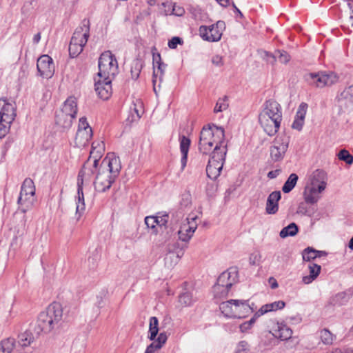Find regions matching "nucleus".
<instances>
[{
	"label": "nucleus",
	"mask_w": 353,
	"mask_h": 353,
	"mask_svg": "<svg viewBox=\"0 0 353 353\" xmlns=\"http://www.w3.org/2000/svg\"><path fill=\"white\" fill-rule=\"evenodd\" d=\"M105 151V143L103 141H95L92 143L90 157L83 164L78 174L77 196H76V216L77 220L83 214L85 208L83 184L84 180L89 181L94 172L97 170L99 161Z\"/></svg>",
	"instance_id": "f257e3e1"
},
{
	"label": "nucleus",
	"mask_w": 353,
	"mask_h": 353,
	"mask_svg": "<svg viewBox=\"0 0 353 353\" xmlns=\"http://www.w3.org/2000/svg\"><path fill=\"white\" fill-rule=\"evenodd\" d=\"M121 169L120 159L114 153L108 154L97 166L94 187L95 191L99 193L105 192L110 189L119 174Z\"/></svg>",
	"instance_id": "f03ea898"
},
{
	"label": "nucleus",
	"mask_w": 353,
	"mask_h": 353,
	"mask_svg": "<svg viewBox=\"0 0 353 353\" xmlns=\"http://www.w3.org/2000/svg\"><path fill=\"white\" fill-rule=\"evenodd\" d=\"M259 121L268 135H274L278 132L282 121L281 105L274 100L267 101L259 115Z\"/></svg>",
	"instance_id": "7ed1b4c3"
},
{
	"label": "nucleus",
	"mask_w": 353,
	"mask_h": 353,
	"mask_svg": "<svg viewBox=\"0 0 353 353\" xmlns=\"http://www.w3.org/2000/svg\"><path fill=\"white\" fill-rule=\"evenodd\" d=\"M224 130L221 127L215 125L203 127L200 133L199 150L203 154H208L214 145V150L217 147L227 148L225 144Z\"/></svg>",
	"instance_id": "20e7f679"
},
{
	"label": "nucleus",
	"mask_w": 353,
	"mask_h": 353,
	"mask_svg": "<svg viewBox=\"0 0 353 353\" xmlns=\"http://www.w3.org/2000/svg\"><path fill=\"white\" fill-rule=\"evenodd\" d=\"M222 314L228 318L243 319L254 312L248 301L231 299L219 305Z\"/></svg>",
	"instance_id": "39448f33"
},
{
	"label": "nucleus",
	"mask_w": 353,
	"mask_h": 353,
	"mask_svg": "<svg viewBox=\"0 0 353 353\" xmlns=\"http://www.w3.org/2000/svg\"><path fill=\"white\" fill-rule=\"evenodd\" d=\"M90 36V21L83 19L77 28L69 45V54L72 58L79 56L83 51Z\"/></svg>",
	"instance_id": "423d86ee"
},
{
	"label": "nucleus",
	"mask_w": 353,
	"mask_h": 353,
	"mask_svg": "<svg viewBox=\"0 0 353 353\" xmlns=\"http://www.w3.org/2000/svg\"><path fill=\"white\" fill-rule=\"evenodd\" d=\"M77 113V99L74 97H70L64 102L62 108L57 112L56 124L63 130L69 129L72 126V121L76 117Z\"/></svg>",
	"instance_id": "0eeeda50"
},
{
	"label": "nucleus",
	"mask_w": 353,
	"mask_h": 353,
	"mask_svg": "<svg viewBox=\"0 0 353 353\" xmlns=\"http://www.w3.org/2000/svg\"><path fill=\"white\" fill-rule=\"evenodd\" d=\"M118 63L110 51L103 52L99 59L98 77L113 79L118 73Z\"/></svg>",
	"instance_id": "6e6552de"
},
{
	"label": "nucleus",
	"mask_w": 353,
	"mask_h": 353,
	"mask_svg": "<svg viewBox=\"0 0 353 353\" xmlns=\"http://www.w3.org/2000/svg\"><path fill=\"white\" fill-rule=\"evenodd\" d=\"M227 153V148L217 147L216 151H213L211 158L208 161L206 167V173L208 176L215 180L221 174L222 170L225 156Z\"/></svg>",
	"instance_id": "1a4fd4ad"
},
{
	"label": "nucleus",
	"mask_w": 353,
	"mask_h": 353,
	"mask_svg": "<svg viewBox=\"0 0 353 353\" xmlns=\"http://www.w3.org/2000/svg\"><path fill=\"white\" fill-rule=\"evenodd\" d=\"M305 79L310 85L323 88L336 83L339 80V77L334 72H318L305 74Z\"/></svg>",
	"instance_id": "9d476101"
},
{
	"label": "nucleus",
	"mask_w": 353,
	"mask_h": 353,
	"mask_svg": "<svg viewBox=\"0 0 353 353\" xmlns=\"http://www.w3.org/2000/svg\"><path fill=\"white\" fill-rule=\"evenodd\" d=\"M290 138L286 134H280L274 139L270 148V157L274 161H281L288 149Z\"/></svg>",
	"instance_id": "9b49d317"
},
{
	"label": "nucleus",
	"mask_w": 353,
	"mask_h": 353,
	"mask_svg": "<svg viewBox=\"0 0 353 353\" xmlns=\"http://www.w3.org/2000/svg\"><path fill=\"white\" fill-rule=\"evenodd\" d=\"M225 28V22L218 21L216 23L209 26H201L199 28V34L205 41L216 42L221 39Z\"/></svg>",
	"instance_id": "f8f14e48"
},
{
	"label": "nucleus",
	"mask_w": 353,
	"mask_h": 353,
	"mask_svg": "<svg viewBox=\"0 0 353 353\" xmlns=\"http://www.w3.org/2000/svg\"><path fill=\"white\" fill-rule=\"evenodd\" d=\"M92 137V130L85 117L80 118L78 130L75 137V144L77 147L85 146Z\"/></svg>",
	"instance_id": "ddd939ff"
},
{
	"label": "nucleus",
	"mask_w": 353,
	"mask_h": 353,
	"mask_svg": "<svg viewBox=\"0 0 353 353\" xmlns=\"http://www.w3.org/2000/svg\"><path fill=\"white\" fill-rule=\"evenodd\" d=\"M196 216L189 215L181 224L178 231L179 239L188 242L197 228Z\"/></svg>",
	"instance_id": "4468645a"
},
{
	"label": "nucleus",
	"mask_w": 353,
	"mask_h": 353,
	"mask_svg": "<svg viewBox=\"0 0 353 353\" xmlns=\"http://www.w3.org/2000/svg\"><path fill=\"white\" fill-rule=\"evenodd\" d=\"M37 68L41 77L46 79L51 78L54 72L52 59L48 54L41 55L37 59Z\"/></svg>",
	"instance_id": "2eb2a0df"
},
{
	"label": "nucleus",
	"mask_w": 353,
	"mask_h": 353,
	"mask_svg": "<svg viewBox=\"0 0 353 353\" xmlns=\"http://www.w3.org/2000/svg\"><path fill=\"white\" fill-rule=\"evenodd\" d=\"M16 105L6 99H0V119L1 121L12 123L16 117Z\"/></svg>",
	"instance_id": "dca6fc26"
},
{
	"label": "nucleus",
	"mask_w": 353,
	"mask_h": 353,
	"mask_svg": "<svg viewBox=\"0 0 353 353\" xmlns=\"http://www.w3.org/2000/svg\"><path fill=\"white\" fill-rule=\"evenodd\" d=\"M184 254V250L179 248L178 243H174L168 248L164 261L168 268H172L176 265Z\"/></svg>",
	"instance_id": "f3484780"
},
{
	"label": "nucleus",
	"mask_w": 353,
	"mask_h": 353,
	"mask_svg": "<svg viewBox=\"0 0 353 353\" xmlns=\"http://www.w3.org/2000/svg\"><path fill=\"white\" fill-rule=\"evenodd\" d=\"M112 79L99 78L95 81V90L98 96L103 100H108L112 95Z\"/></svg>",
	"instance_id": "a211bd4d"
},
{
	"label": "nucleus",
	"mask_w": 353,
	"mask_h": 353,
	"mask_svg": "<svg viewBox=\"0 0 353 353\" xmlns=\"http://www.w3.org/2000/svg\"><path fill=\"white\" fill-rule=\"evenodd\" d=\"M238 281V271L236 268H230L222 272L217 279L216 284L230 288Z\"/></svg>",
	"instance_id": "6ab92c4d"
},
{
	"label": "nucleus",
	"mask_w": 353,
	"mask_h": 353,
	"mask_svg": "<svg viewBox=\"0 0 353 353\" xmlns=\"http://www.w3.org/2000/svg\"><path fill=\"white\" fill-rule=\"evenodd\" d=\"M327 173L323 170L317 169L310 175L307 183L319 188L320 191H324L327 187Z\"/></svg>",
	"instance_id": "aec40b11"
},
{
	"label": "nucleus",
	"mask_w": 353,
	"mask_h": 353,
	"mask_svg": "<svg viewBox=\"0 0 353 353\" xmlns=\"http://www.w3.org/2000/svg\"><path fill=\"white\" fill-rule=\"evenodd\" d=\"M47 316L53 320L52 323L57 326L62 320L63 308L61 305L58 302H53L44 310Z\"/></svg>",
	"instance_id": "412c9836"
},
{
	"label": "nucleus",
	"mask_w": 353,
	"mask_h": 353,
	"mask_svg": "<svg viewBox=\"0 0 353 353\" xmlns=\"http://www.w3.org/2000/svg\"><path fill=\"white\" fill-rule=\"evenodd\" d=\"M153 83L154 90L156 92V83L158 80L161 82L162 81L164 70L165 69V65L161 62V56L159 54H153Z\"/></svg>",
	"instance_id": "4be33fe9"
},
{
	"label": "nucleus",
	"mask_w": 353,
	"mask_h": 353,
	"mask_svg": "<svg viewBox=\"0 0 353 353\" xmlns=\"http://www.w3.org/2000/svg\"><path fill=\"white\" fill-rule=\"evenodd\" d=\"M323 191L319 190V188L307 184L303 192V198L308 204H315L321 199V194Z\"/></svg>",
	"instance_id": "5701e85b"
},
{
	"label": "nucleus",
	"mask_w": 353,
	"mask_h": 353,
	"mask_svg": "<svg viewBox=\"0 0 353 353\" xmlns=\"http://www.w3.org/2000/svg\"><path fill=\"white\" fill-rule=\"evenodd\" d=\"M281 194L280 191H274L270 193L268 197L265 212L268 214H274L279 210V201L281 199Z\"/></svg>",
	"instance_id": "b1692460"
},
{
	"label": "nucleus",
	"mask_w": 353,
	"mask_h": 353,
	"mask_svg": "<svg viewBox=\"0 0 353 353\" xmlns=\"http://www.w3.org/2000/svg\"><path fill=\"white\" fill-rule=\"evenodd\" d=\"M53 320L50 319L47 314L44 312V311L41 312L38 316L37 321V327L39 332H43L45 333L50 332L52 330H53L56 326L52 323Z\"/></svg>",
	"instance_id": "393cba45"
},
{
	"label": "nucleus",
	"mask_w": 353,
	"mask_h": 353,
	"mask_svg": "<svg viewBox=\"0 0 353 353\" xmlns=\"http://www.w3.org/2000/svg\"><path fill=\"white\" fill-rule=\"evenodd\" d=\"M307 110V104L301 103L297 110L294 120L292 124L293 129L300 131L302 130L305 122V118Z\"/></svg>",
	"instance_id": "a878e982"
},
{
	"label": "nucleus",
	"mask_w": 353,
	"mask_h": 353,
	"mask_svg": "<svg viewBox=\"0 0 353 353\" xmlns=\"http://www.w3.org/2000/svg\"><path fill=\"white\" fill-rule=\"evenodd\" d=\"M190 145V139L185 136H182L180 137V151L181 153V170H183L186 166Z\"/></svg>",
	"instance_id": "bb28decb"
},
{
	"label": "nucleus",
	"mask_w": 353,
	"mask_h": 353,
	"mask_svg": "<svg viewBox=\"0 0 353 353\" xmlns=\"http://www.w3.org/2000/svg\"><path fill=\"white\" fill-rule=\"evenodd\" d=\"M272 334L276 338L285 341L291 338L292 331L286 325L278 323L276 327L273 330Z\"/></svg>",
	"instance_id": "cd10ccee"
},
{
	"label": "nucleus",
	"mask_w": 353,
	"mask_h": 353,
	"mask_svg": "<svg viewBox=\"0 0 353 353\" xmlns=\"http://www.w3.org/2000/svg\"><path fill=\"white\" fill-rule=\"evenodd\" d=\"M35 198L34 196L32 195H19L18 198V205L19 210L23 212L26 213L28 210H30L34 203Z\"/></svg>",
	"instance_id": "c85d7f7f"
},
{
	"label": "nucleus",
	"mask_w": 353,
	"mask_h": 353,
	"mask_svg": "<svg viewBox=\"0 0 353 353\" xmlns=\"http://www.w3.org/2000/svg\"><path fill=\"white\" fill-rule=\"evenodd\" d=\"M309 274L303 276L302 281L305 284H310L319 275L321 267L316 263H310L308 265Z\"/></svg>",
	"instance_id": "c756f323"
},
{
	"label": "nucleus",
	"mask_w": 353,
	"mask_h": 353,
	"mask_svg": "<svg viewBox=\"0 0 353 353\" xmlns=\"http://www.w3.org/2000/svg\"><path fill=\"white\" fill-rule=\"evenodd\" d=\"M166 341V334L163 332L161 333L158 336L157 339L147 347L145 353H154L156 350L161 349Z\"/></svg>",
	"instance_id": "7c9ffc66"
},
{
	"label": "nucleus",
	"mask_w": 353,
	"mask_h": 353,
	"mask_svg": "<svg viewBox=\"0 0 353 353\" xmlns=\"http://www.w3.org/2000/svg\"><path fill=\"white\" fill-rule=\"evenodd\" d=\"M162 6L163 8H166V6L172 7V9L165 10V14L182 16L185 12L184 8L174 1H163Z\"/></svg>",
	"instance_id": "2f4dec72"
},
{
	"label": "nucleus",
	"mask_w": 353,
	"mask_h": 353,
	"mask_svg": "<svg viewBox=\"0 0 353 353\" xmlns=\"http://www.w3.org/2000/svg\"><path fill=\"white\" fill-rule=\"evenodd\" d=\"M35 194V186L33 181L30 178H26L21 185V192L19 195H32Z\"/></svg>",
	"instance_id": "473e14b6"
},
{
	"label": "nucleus",
	"mask_w": 353,
	"mask_h": 353,
	"mask_svg": "<svg viewBox=\"0 0 353 353\" xmlns=\"http://www.w3.org/2000/svg\"><path fill=\"white\" fill-rule=\"evenodd\" d=\"M319 336L321 341L325 345H332L336 339V336L326 328L321 330L319 332Z\"/></svg>",
	"instance_id": "72a5a7b5"
},
{
	"label": "nucleus",
	"mask_w": 353,
	"mask_h": 353,
	"mask_svg": "<svg viewBox=\"0 0 353 353\" xmlns=\"http://www.w3.org/2000/svg\"><path fill=\"white\" fill-rule=\"evenodd\" d=\"M298 175L295 173H292L289 177L288 178L287 181L285 182L282 187V191L284 193H289L291 192L293 188L295 187L297 181H298Z\"/></svg>",
	"instance_id": "f704fd0d"
},
{
	"label": "nucleus",
	"mask_w": 353,
	"mask_h": 353,
	"mask_svg": "<svg viewBox=\"0 0 353 353\" xmlns=\"http://www.w3.org/2000/svg\"><path fill=\"white\" fill-rule=\"evenodd\" d=\"M194 301H196V298L190 292H183L179 296V303L183 307L190 306Z\"/></svg>",
	"instance_id": "c9c22d12"
},
{
	"label": "nucleus",
	"mask_w": 353,
	"mask_h": 353,
	"mask_svg": "<svg viewBox=\"0 0 353 353\" xmlns=\"http://www.w3.org/2000/svg\"><path fill=\"white\" fill-rule=\"evenodd\" d=\"M15 346V340L13 338H8L0 343V353H11Z\"/></svg>",
	"instance_id": "e433bc0d"
},
{
	"label": "nucleus",
	"mask_w": 353,
	"mask_h": 353,
	"mask_svg": "<svg viewBox=\"0 0 353 353\" xmlns=\"http://www.w3.org/2000/svg\"><path fill=\"white\" fill-rule=\"evenodd\" d=\"M349 299V294L345 292H341L331 298L330 303L333 305H341L347 303Z\"/></svg>",
	"instance_id": "4c0bfd02"
},
{
	"label": "nucleus",
	"mask_w": 353,
	"mask_h": 353,
	"mask_svg": "<svg viewBox=\"0 0 353 353\" xmlns=\"http://www.w3.org/2000/svg\"><path fill=\"white\" fill-rule=\"evenodd\" d=\"M159 332V320L156 316L150 319L149 325V339L154 341Z\"/></svg>",
	"instance_id": "58836bf2"
},
{
	"label": "nucleus",
	"mask_w": 353,
	"mask_h": 353,
	"mask_svg": "<svg viewBox=\"0 0 353 353\" xmlns=\"http://www.w3.org/2000/svg\"><path fill=\"white\" fill-rule=\"evenodd\" d=\"M298 230L297 225L294 223H292L287 227L283 228L281 230L279 235L282 239H285L288 236H293L297 234Z\"/></svg>",
	"instance_id": "ea45409f"
},
{
	"label": "nucleus",
	"mask_w": 353,
	"mask_h": 353,
	"mask_svg": "<svg viewBox=\"0 0 353 353\" xmlns=\"http://www.w3.org/2000/svg\"><path fill=\"white\" fill-rule=\"evenodd\" d=\"M230 288L215 284L213 286V293L215 299H222L228 296Z\"/></svg>",
	"instance_id": "a19ab883"
},
{
	"label": "nucleus",
	"mask_w": 353,
	"mask_h": 353,
	"mask_svg": "<svg viewBox=\"0 0 353 353\" xmlns=\"http://www.w3.org/2000/svg\"><path fill=\"white\" fill-rule=\"evenodd\" d=\"M228 106V99L226 96L223 97V98H219L217 100L215 107L214 108V112L218 113L223 112L227 110Z\"/></svg>",
	"instance_id": "79ce46f5"
},
{
	"label": "nucleus",
	"mask_w": 353,
	"mask_h": 353,
	"mask_svg": "<svg viewBox=\"0 0 353 353\" xmlns=\"http://www.w3.org/2000/svg\"><path fill=\"white\" fill-rule=\"evenodd\" d=\"M33 336L30 332H25L19 336V343L22 347H27L33 341Z\"/></svg>",
	"instance_id": "37998d69"
},
{
	"label": "nucleus",
	"mask_w": 353,
	"mask_h": 353,
	"mask_svg": "<svg viewBox=\"0 0 353 353\" xmlns=\"http://www.w3.org/2000/svg\"><path fill=\"white\" fill-rule=\"evenodd\" d=\"M318 251L311 248H307L304 250L302 254L303 259L305 261H310L318 258Z\"/></svg>",
	"instance_id": "c03bdc74"
},
{
	"label": "nucleus",
	"mask_w": 353,
	"mask_h": 353,
	"mask_svg": "<svg viewBox=\"0 0 353 353\" xmlns=\"http://www.w3.org/2000/svg\"><path fill=\"white\" fill-rule=\"evenodd\" d=\"M337 156L339 160L345 161L348 165L353 163V156L345 149L341 150Z\"/></svg>",
	"instance_id": "a18cd8bd"
},
{
	"label": "nucleus",
	"mask_w": 353,
	"mask_h": 353,
	"mask_svg": "<svg viewBox=\"0 0 353 353\" xmlns=\"http://www.w3.org/2000/svg\"><path fill=\"white\" fill-rule=\"evenodd\" d=\"M275 54L276 59L281 63L286 64L290 60V56L286 51L279 50L275 52Z\"/></svg>",
	"instance_id": "49530a36"
},
{
	"label": "nucleus",
	"mask_w": 353,
	"mask_h": 353,
	"mask_svg": "<svg viewBox=\"0 0 353 353\" xmlns=\"http://www.w3.org/2000/svg\"><path fill=\"white\" fill-rule=\"evenodd\" d=\"M157 220L155 216H148L145 218V223L148 228L153 230V233L157 234V230L156 228Z\"/></svg>",
	"instance_id": "de8ad7c7"
},
{
	"label": "nucleus",
	"mask_w": 353,
	"mask_h": 353,
	"mask_svg": "<svg viewBox=\"0 0 353 353\" xmlns=\"http://www.w3.org/2000/svg\"><path fill=\"white\" fill-rule=\"evenodd\" d=\"M261 260V254L259 251H255L250 254L249 256V263L251 265H259Z\"/></svg>",
	"instance_id": "09e8293b"
},
{
	"label": "nucleus",
	"mask_w": 353,
	"mask_h": 353,
	"mask_svg": "<svg viewBox=\"0 0 353 353\" xmlns=\"http://www.w3.org/2000/svg\"><path fill=\"white\" fill-rule=\"evenodd\" d=\"M256 319H257V318L254 315L253 317H252L250 321H245V322L241 323L239 325V328H240L241 332H246L247 331L250 330L251 327L254 324Z\"/></svg>",
	"instance_id": "8fccbe9b"
},
{
	"label": "nucleus",
	"mask_w": 353,
	"mask_h": 353,
	"mask_svg": "<svg viewBox=\"0 0 353 353\" xmlns=\"http://www.w3.org/2000/svg\"><path fill=\"white\" fill-rule=\"evenodd\" d=\"M260 54L263 59L270 64L273 65L276 61V54H272L267 51H261Z\"/></svg>",
	"instance_id": "3c124183"
},
{
	"label": "nucleus",
	"mask_w": 353,
	"mask_h": 353,
	"mask_svg": "<svg viewBox=\"0 0 353 353\" xmlns=\"http://www.w3.org/2000/svg\"><path fill=\"white\" fill-rule=\"evenodd\" d=\"M12 123H6L0 119V139H3L9 132Z\"/></svg>",
	"instance_id": "603ef678"
},
{
	"label": "nucleus",
	"mask_w": 353,
	"mask_h": 353,
	"mask_svg": "<svg viewBox=\"0 0 353 353\" xmlns=\"http://www.w3.org/2000/svg\"><path fill=\"white\" fill-rule=\"evenodd\" d=\"M141 69V65L139 61H135L133 63V65L131 68V75L132 78L134 79H137L139 77Z\"/></svg>",
	"instance_id": "864d4df0"
},
{
	"label": "nucleus",
	"mask_w": 353,
	"mask_h": 353,
	"mask_svg": "<svg viewBox=\"0 0 353 353\" xmlns=\"http://www.w3.org/2000/svg\"><path fill=\"white\" fill-rule=\"evenodd\" d=\"M343 99L353 101V85L348 86L341 93Z\"/></svg>",
	"instance_id": "5fc2aeb1"
},
{
	"label": "nucleus",
	"mask_w": 353,
	"mask_h": 353,
	"mask_svg": "<svg viewBox=\"0 0 353 353\" xmlns=\"http://www.w3.org/2000/svg\"><path fill=\"white\" fill-rule=\"evenodd\" d=\"M157 221V225L159 228L165 227L166 224L168 222L169 216L168 214H163L161 215L155 216Z\"/></svg>",
	"instance_id": "6e6d98bb"
},
{
	"label": "nucleus",
	"mask_w": 353,
	"mask_h": 353,
	"mask_svg": "<svg viewBox=\"0 0 353 353\" xmlns=\"http://www.w3.org/2000/svg\"><path fill=\"white\" fill-rule=\"evenodd\" d=\"M269 305H270L269 307H270V310L272 312V311H276L277 310L283 309L285 307V303L283 301H274L273 303H269Z\"/></svg>",
	"instance_id": "4d7b16f0"
},
{
	"label": "nucleus",
	"mask_w": 353,
	"mask_h": 353,
	"mask_svg": "<svg viewBox=\"0 0 353 353\" xmlns=\"http://www.w3.org/2000/svg\"><path fill=\"white\" fill-rule=\"evenodd\" d=\"M269 303L263 305L255 314L254 316L258 319L259 316L271 312L270 307H269Z\"/></svg>",
	"instance_id": "13d9d810"
},
{
	"label": "nucleus",
	"mask_w": 353,
	"mask_h": 353,
	"mask_svg": "<svg viewBox=\"0 0 353 353\" xmlns=\"http://www.w3.org/2000/svg\"><path fill=\"white\" fill-rule=\"evenodd\" d=\"M182 43V40L181 38L178 37H174L172 38L171 40L168 42V47L171 49H175L177 47L178 44H180Z\"/></svg>",
	"instance_id": "bf43d9fd"
},
{
	"label": "nucleus",
	"mask_w": 353,
	"mask_h": 353,
	"mask_svg": "<svg viewBox=\"0 0 353 353\" xmlns=\"http://www.w3.org/2000/svg\"><path fill=\"white\" fill-rule=\"evenodd\" d=\"M212 63L214 65L218 66V67H221V66L223 65V64H224L223 57L219 55L214 56L212 59Z\"/></svg>",
	"instance_id": "052dcab7"
},
{
	"label": "nucleus",
	"mask_w": 353,
	"mask_h": 353,
	"mask_svg": "<svg viewBox=\"0 0 353 353\" xmlns=\"http://www.w3.org/2000/svg\"><path fill=\"white\" fill-rule=\"evenodd\" d=\"M348 7L350 10V16L349 17V23L353 26V1H348Z\"/></svg>",
	"instance_id": "680f3d73"
},
{
	"label": "nucleus",
	"mask_w": 353,
	"mask_h": 353,
	"mask_svg": "<svg viewBox=\"0 0 353 353\" xmlns=\"http://www.w3.org/2000/svg\"><path fill=\"white\" fill-rule=\"evenodd\" d=\"M281 172V170H272V171H270L268 173V178L270 179H274L276 178L277 176H279V174H280Z\"/></svg>",
	"instance_id": "e2e57ef3"
},
{
	"label": "nucleus",
	"mask_w": 353,
	"mask_h": 353,
	"mask_svg": "<svg viewBox=\"0 0 353 353\" xmlns=\"http://www.w3.org/2000/svg\"><path fill=\"white\" fill-rule=\"evenodd\" d=\"M41 40V33H37L36 34L33 39H32V41H33V43H35V44H37Z\"/></svg>",
	"instance_id": "0e129e2a"
},
{
	"label": "nucleus",
	"mask_w": 353,
	"mask_h": 353,
	"mask_svg": "<svg viewBox=\"0 0 353 353\" xmlns=\"http://www.w3.org/2000/svg\"><path fill=\"white\" fill-rule=\"evenodd\" d=\"M232 6L235 9V11L237 12L239 17L240 18H243V15L242 12L240 11V10L234 5V3L232 2Z\"/></svg>",
	"instance_id": "69168bd1"
},
{
	"label": "nucleus",
	"mask_w": 353,
	"mask_h": 353,
	"mask_svg": "<svg viewBox=\"0 0 353 353\" xmlns=\"http://www.w3.org/2000/svg\"><path fill=\"white\" fill-rule=\"evenodd\" d=\"M330 353H350L349 351H342L341 349L336 348L331 351Z\"/></svg>",
	"instance_id": "338daca9"
},
{
	"label": "nucleus",
	"mask_w": 353,
	"mask_h": 353,
	"mask_svg": "<svg viewBox=\"0 0 353 353\" xmlns=\"http://www.w3.org/2000/svg\"><path fill=\"white\" fill-rule=\"evenodd\" d=\"M348 246L350 250H353V237L350 240Z\"/></svg>",
	"instance_id": "774afa93"
}]
</instances>
